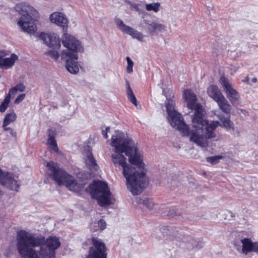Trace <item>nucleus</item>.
I'll list each match as a JSON object with an SVG mask.
<instances>
[{
  "instance_id": "4be33fe9",
  "label": "nucleus",
  "mask_w": 258,
  "mask_h": 258,
  "mask_svg": "<svg viewBox=\"0 0 258 258\" xmlns=\"http://www.w3.org/2000/svg\"><path fill=\"white\" fill-rule=\"evenodd\" d=\"M126 86L127 88V95L130 101L133 103L135 106L137 105V101L136 98L133 93L132 88L130 87L129 82L126 81Z\"/></svg>"
},
{
  "instance_id": "a211bd4d",
  "label": "nucleus",
  "mask_w": 258,
  "mask_h": 258,
  "mask_svg": "<svg viewBox=\"0 0 258 258\" xmlns=\"http://www.w3.org/2000/svg\"><path fill=\"white\" fill-rule=\"evenodd\" d=\"M241 242L242 244V248H240V246L236 247L239 252L247 254L248 252L252 251L253 242H252L250 239L244 238L241 239Z\"/></svg>"
},
{
  "instance_id": "ea45409f",
  "label": "nucleus",
  "mask_w": 258,
  "mask_h": 258,
  "mask_svg": "<svg viewBox=\"0 0 258 258\" xmlns=\"http://www.w3.org/2000/svg\"><path fill=\"white\" fill-rule=\"evenodd\" d=\"M109 130H110V127L109 126H108L105 128V131H103V130L102 131V135H103V137L105 139H106L108 138L107 133L109 131Z\"/></svg>"
},
{
  "instance_id": "c756f323",
  "label": "nucleus",
  "mask_w": 258,
  "mask_h": 258,
  "mask_svg": "<svg viewBox=\"0 0 258 258\" xmlns=\"http://www.w3.org/2000/svg\"><path fill=\"white\" fill-rule=\"evenodd\" d=\"M45 54L50 56L52 59L57 60L59 57L60 56V53H59L57 51L50 50L47 51Z\"/></svg>"
},
{
  "instance_id": "58836bf2",
  "label": "nucleus",
  "mask_w": 258,
  "mask_h": 258,
  "mask_svg": "<svg viewBox=\"0 0 258 258\" xmlns=\"http://www.w3.org/2000/svg\"><path fill=\"white\" fill-rule=\"evenodd\" d=\"M11 95H12V93H10V92H9V94L6 96L4 100L3 101L5 102V104H9L10 101Z\"/></svg>"
},
{
  "instance_id": "f704fd0d",
  "label": "nucleus",
  "mask_w": 258,
  "mask_h": 258,
  "mask_svg": "<svg viewBox=\"0 0 258 258\" xmlns=\"http://www.w3.org/2000/svg\"><path fill=\"white\" fill-rule=\"evenodd\" d=\"M48 138H54L56 132L54 128L49 129L47 131Z\"/></svg>"
},
{
  "instance_id": "4468645a",
  "label": "nucleus",
  "mask_w": 258,
  "mask_h": 258,
  "mask_svg": "<svg viewBox=\"0 0 258 258\" xmlns=\"http://www.w3.org/2000/svg\"><path fill=\"white\" fill-rule=\"evenodd\" d=\"M61 60L64 61L66 63V68L67 70L71 74H77L79 71V68L76 62V60L78 59V55H75V57L67 56L62 57V55H60Z\"/></svg>"
},
{
  "instance_id": "a19ab883",
  "label": "nucleus",
  "mask_w": 258,
  "mask_h": 258,
  "mask_svg": "<svg viewBox=\"0 0 258 258\" xmlns=\"http://www.w3.org/2000/svg\"><path fill=\"white\" fill-rule=\"evenodd\" d=\"M252 251H254L258 253V242H253Z\"/></svg>"
},
{
  "instance_id": "6ab92c4d",
  "label": "nucleus",
  "mask_w": 258,
  "mask_h": 258,
  "mask_svg": "<svg viewBox=\"0 0 258 258\" xmlns=\"http://www.w3.org/2000/svg\"><path fill=\"white\" fill-rule=\"evenodd\" d=\"M18 59V56L15 54H12L10 57L3 58L1 56L0 68L8 69L11 68Z\"/></svg>"
},
{
  "instance_id": "e433bc0d",
  "label": "nucleus",
  "mask_w": 258,
  "mask_h": 258,
  "mask_svg": "<svg viewBox=\"0 0 258 258\" xmlns=\"http://www.w3.org/2000/svg\"><path fill=\"white\" fill-rule=\"evenodd\" d=\"M4 130L6 131H8L10 134L12 135L13 137L16 136V132H14V130L12 128L9 127H4Z\"/></svg>"
},
{
  "instance_id": "7ed1b4c3",
  "label": "nucleus",
  "mask_w": 258,
  "mask_h": 258,
  "mask_svg": "<svg viewBox=\"0 0 258 258\" xmlns=\"http://www.w3.org/2000/svg\"><path fill=\"white\" fill-rule=\"evenodd\" d=\"M219 118L220 122L213 121L209 122L204 117L202 121H201L199 124L192 131L190 142L194 143L200 147H206L209 144L208 139H213L216 137L215 131L218 126L227 130L234 131V123L229 117H226L220 115Z\"/></svg>"
},
{
  "instance_id": "6e6552de",
  "label": "nucleus",
  "mask_w": 258,
  "mask_h": 258,
  "mask_svg": "<svg viewBox=\"0 0 258 258\" xmlns=\"http://www.w3.org/2000/svg\"><path fill=\"white\" fill-rule=\"evenodd\" d=\"M183 97L187 107L195 111L192 115V126L194 130L201 121H202L205 112L201 105L197 103V97L191 90H185L183 92Z\"/></svg>"
},
{
  "instance_id": "1a4fd4ad",
  "label": "nucleus",
  "mask_w": 258,
  "mask_h": 258,
  "mask_svg": "<svg viewBox=\"0 0 258 258\" xmlns=\"http://www.w3.org/2000/svg\"><path fill=\"white\" fill-rule=\"evenodd\" d=\"M61 42L66 48L60 51V55H62L63 58L69 55L75 57V55H78V52L83 51L80 42L70 34L64 33L61 37Z\"/></svg>"
},
{
  "instance_id": "bb28decb",
  "label": "nucleus",
  "mask_w": 258,
  "mask_h": 258,
  "mask_svg": "<svg viewBox=\"0 0 258 258\" xmlns=\"http://www.w3.org/2000/svg\"><path fill=\"white\" fill-rule=\"evenodd\" d=\"M25 89V86L22 83H19L15 87L11 88L10 90V92L12 93V95H14L17 91L23 92Z\"/></svg>"
},
{
  "instance_id": "c9c22d12",
  "label": "nucleus",
  "mask_w": 258,
  "mask_h": 258,
  "mask_svg": "<svg viewBox=\"0 0 258 258\" xmlns=\"http://www.w3.org/2000/svg\"><path fill=\"white\" fill-rule=\"evenodd\" d=\"M25 94H22L20 95L19 96H18L17 97V98L15 100V104H19L22 100H24V99L25 98Z\"/></svg>"
},
{
  "instance_id": "f257e3e1",
  "label": "nucleus",
  "mask_w": 258,
  "mask_h": 258,
  "mask_svg": "<svg viewBox=\"0 0 258 258\" xmlns=\"http://www.w3.org/2000/svg\"><path fill=\"white\" fill-rule=\"evenodd\" d=\"M111 145L115 152L111 155L115 166L122 168L127 189L134 195L140 194L148 185V179L143 170L142 156L133 140L116 131L112 136Z\"/></svg>"
},
{
  "instance_id": "20e7f679",
  "label": "nucleus",
  "mask_w": 258,
  "mask_h": 258,
  "mask_svg": "<svg viewBox=\"0 0 258 258\" xmlns=\"http://www.w3.org/2000/svg\"><path fill=\"white\" fill-rule=\"evenodd\" d=\"M47 173L52 177L59 185H65L70 190L79 192L84 186L82 183L76 182L74 177L68 174L54 162L51 161L47 163Z\"/></svg>"
},
{
  "instance_id": "aec40b11",
  "label": "nucleus",
  "mask_w": 258,
  "mask_h": 258,
  "mask_svg": "<svg viewBox=\"0 0 258 258\" xmlns=\"http://www.w3.org/2000/svg\"><path fill=\"white\" fill-rule=\"evenodd\" d=\"M220 109L224 113H229L231 111V107L228 103V101L226 99L225 97L221 96V97L216 101Z\"/></svg>"
},
{
  "instance_id": "473e14b6",
  "label": "nucleus",
  "mask_w": 258,
  "mask_h": 258,
  "mask_svg": "<svg viewBox=\"0 0 258 258\" xmlns=\"http://www.w3.org/2000/svg\"><path fill=\"white\" fill-rule=\"evenodd\" d=\"M126 61H127V67H126V71L128 73H131L133 72V67L134 65L133 61L131 60L130 57L127 56L126 58Z\"/></svg>"
},
{
  "instance_id": "37998d69",
  "label": "nucleus",
  "mask_w": 258,
  "mask_h": 258,
  "mask_svg": "<svg viewBox=\"0 0 258 258\" xmlns=\"http://www.w3.org/2000/svg\"><path fill=\"white\" fill-rule=\"evenodd\" d=\"M257 81V79L256 78H253L251 80V81L253 82V83H255Z\"/></svg>"
},
{
  "instance_id": "393cba45",
  "label": "nucleus",
  "mask_w": 258,
  "mask_h": 258,
  "mask_svg": "<svg viewBox=\"0 0 258 258\" xmlns=\"http://www.w3.org/2000/svg\"><path fill=\"white\" fill-rule=\"evenodd\" d=\"M177 228L174 226H165L162 227L163 232L167 234L175 236L178 232Z\"/></svg>"
},
{
  "instance_id": "72a5a7b5",
  "label": "nucleus",
  "mask_w": 258,
  "mask_h": 258,
  "mask_svg": "<svg viewBox=\"0 0 258 258\" xmlns=\"http://www.w3.org/2000/svg\"><path fill=\"white\" fill-rule=\"evenodd\" d=\"M97 224L98 228L94 229V231L97 230H103L106 228V222L103 219H100L98 222Z\"/></svg>"
},
{
  "instance_id": "dca6fc26",
  "label": "nucleus",
  "mask_w": 258,
  "mask_h": 258,
  "mask_svg": "<svg viewBox=\"0 0 258 258\" xmlns=\"http://www.w3.org/2000/svg\"><path fill=\"white\" fill-rule=\"evenodd\" d=\"M83 154L86 164L88 167L90 169L97 170L98 166L96 163V160L92 155V150L90 146H87L84 147Z\"/></svg>"
},
{
  "instance_id": "9b49d317",
  "label": "nucleus",
  "mask_w": 258,
  "mask_h": 258,
  "mask_svg": "<svg viewBox=\"0 0 258 258\" xmlns=\"http://www.w3.org/2000/svg\"><path fill=\"white\" fill-rule=\"evenodd\" d=\"M39 38L47 46L54 49H59L61 46V38L55 33H41Z\"/></svg>"
},
{
  "instance_id": "2f4dec72",
  "label": "nucleus",
  "mask_w": 258,
  "mask_h": 258,
  "mask_svg": "<svg viewBox=\"0 0 258 258\" xmlns=\"http://www.w3.org/2000/svg\"><path fill=\"white\" fill-rule=\"evenodd\" d=\"M180 213L174 209H170L168 210L167 216L169 218H174L176 216H179Z\"/></svg>"
},
{
  "instance_id": "412c9836",
  "label": "nucleus",
  "mask_w": 258,
  "mask_h": 258,
  "mask_svg": "<svg viewBox=\"0 0 258 258\" xmlns=\"http://www.w3.org/2000/svg\"><path fill=\"white\" fill-rule=\"evenodd\" d=\"M207 93L209 96L213 98L215 101L221 97V96H223L221 91L219 90L217 86L211 85L207 89Z\"/></svg>"
},
{
  "instance_id": "79ce46f5",
  "label": "nucleus",
  "mask_w": 258,
  "mask_h": 258,
  "mask_svg": "<svg viewBox=\"0 0 258 258\" xmlns=\"http://www.w3.org/2000/svg\"><path fill=\"white\" fill-rule=\"evenodd\" d=\"M249 80V78L246 77H245L243 80L242 81L244 82H247Z\"/></svg>"
},
{
  "instance_id": "ddd939ff",
  "label": "nucleus",
  "mask_w": 258,
  "mask_h": 258,
  "mask_svg": "<svg viewBox=\"0 0 258 258\" xmlns=\"http://www.w3.org/2000/svg\"><path fill=\"white\" fill-rule=\"evenodd\" d=\"M115 22L117 27L122 32L132 36L133 38H136L140 41H143L144 36L141 33L125 25L120 19H115Z\"/></svg>"
},
{
  "instance_id": "cd10ccee",
  "label": "nucleus",
  "mask_w": 258,
  "mask_h": 258,
  "mask_svg": "<svg viewBox=\"0 0 258 258\" xmlns=\"http://www.w3.org/2000/svg\"><path fill=\"white\" fill-rule=\"evenodd\" d=\"M47 144L49 146V147L54 152H58V148L54 138H48L47 141Z\"/></svg>"
},
{
  "instance_id": "0eeeda50",
  "label": "nucleus",
  "mask_w": 258,
  "mask_h": 258,
  "mask_svg": "<svg viewBox=\"0 0 258 258\" xmlns=\"http://www.w3.org/2000/svg\"><path fill=\"white\" fill-rule=\"evenodd\" d=\"M86 190L96 199L101 207L114 204L115 200L110 192L107 183L101 181H95L90 184Z\"/></svg>"
},
{
  "instance_id": "39448f33",
  "label": "nucleus",
  "mask_w": 258,
  "mask_h": 258,
  "mask_svg": "<svg viewBox=\"0 0 258 258\" xmlns=\"http://www.w3.org/2000/svg\"><path fill=\"white\" fill-rule=\"evenodd\" d=\"M15 9L22 16L18 24L22 31L29 34H33L37 30L36 18L38 12L32 7L26 3L17 4Z\"/></svg>"
},
{
  "instance_id": "2eb2a0df",
  "label": "nucleus",
  "mask_w": 258,
  "mask_h": 258,
  "mask_svg": "<svg viewBox=\"0 0 258 258\" xmlns=\"http://www.w3.org/2000/svg\"><path fill=\"white\" fill-rule=\"evenodd\" d=\"M51 22L66 30L68 26V20L64 14L62 13L55 12L52 13L49 17Z\"/></svg>"
},
{
  "instance_id": "b1692460",
  "label": "nucleus",
  "mask_w": 258,
  "mask_h": 258,
  "mask_svg": "<svg viewBox=\"0 0 258 258\" xmlns=\"http://www.w3.org/2000/svg\"><path fill=\"white\" fill-rule=\"evenodd\" d=\"M16 119V114L14 112H11L6 114L3 121V127L7 126Z\"/></svg>"
},
{
  "instance_id": "f03ea898",
  "label": "nucleus",
  "mask_w": 258,
  "mask_h": 258,
  "mask_svg": "<svg viewBox=\"0 0 258 258\" xmlns=\"http://www.w3.org/2000/svg\"><path fill=\"white\" fill-rule=\"evenodd\" d=\"M60 245L58 237L35 236L22 230L17 234V247L22 258H55V250Z\"/></svg>"
},
{
  "instance_id": "423d86ee",
  "label": "nucleus",
  "mask_w": 258,
  "mask_h": 258,
  "mask_svg": "<svg viewBox=\"0 0 258 258\" xmlns=\"http://www.w3.org/2000/svg\"><path fill=\"white\" fill-rule=\"evenodd\" d=\"M168 119L170 125L178 130L183 136H189L190 141L194 127L192 126V115H191V129L186 125L181 114L174 109L175 101L172 99H168L165 102Z\"/></svg>"
},
{
  "instance_id": "5701e85b",
  "label": "nucleus",
  "mask_w": 258,
  "mask_h": 258,
  "mask_svg": "<svg viewBox=\"0 0 258 258\" xmlns=\"http://www.w3.org/2000/svg\"><path fill=\"white\" fill-rule=\"evenodd\" d=\"M137 202L139 204H142L146 207L149 210H152L154 208V204L151 200L148 198L137 199Z\"/></svg>"
},
{
  "instance_id": "f3484780",
  "label": "nucleus",
  "mask_w": 258,
  "mask_h": 258,
  "mask_svg": "<svg viewBox=\"0 0 258 258\" xmlns=\"http://www.w3.org/2000/svg\"><path fill=\"white\" fill-rule=\"evenodd\" d=\"M147 27L151 34L164 32L167 30L166 25L156 22H152L151 23L148 24Z\"/></svg>"
},
{
  "instance_id": "4c0bfd02",
  "label": "nucleus",
  "mask_w": 258,
  "mask_h": 258,
  "mask_svg": "<svg viewBox=\"0 0 258 258\" xmlns=\"http://www.w3.org/2000/svg\"><path fill=\"white\" fill-rule=\"evenodd\" d=\"M8 104H5V102L3 101L0 106V111L1 112H5L8 107Z\"/></svg>"
},
{
  "instance_id": "7c9ffc66",
  "label": "nucleus",
  "mask_w": 258,
  "mask_h": 258,
  "mask_svg": "<svg viewBox=\"0 0 258 258\" xmlns=\"http://www.w3.org/2000/svg\"><path fill=\"white\" fill-rule=\"evenodd\" d=\"M167 182L169 185L171 186L176 185L178 182V177L176 175L170 176L167 178L166 179Z\"/></svg>"
},
{
  "instance_id": "9d476101",
  "label": "nucleus",
  "mask_w": 258,
  "mask_h": 258,
  "mask_svg": "<svg viewBox=\"0 0 258 258\" xmlns=\"http://www.w3.org/2000/svg\"><path fill=\"white\" fill-rule=\"evenodd\" d=\"M92 242L87 258H107V248L104 243L96 237L92 238Z\"/></svg>"
},
{
  "instance_id": "f8f14e48",
  "label": "nucleus",
  "mask_w": 258,
  "mask_h": 258,
  "mask_svg": "<svg viewBox=\"0 0 258 258\" xmlns=\"http://www.w3.org/2000/svg\"><path fill=\"white\" fill-rule=\"evenodd\" d=\"M220 82L224 88V90L226 93L227 97L231 103L235 102L239 98L238 92L233 89L229 80L224 76H222L220 79Z\"/></svg>"
},
{
  "instance_id": "c85d7f7f",
  "label": "nucleus",
  "mask_w": 258,
  "mask_h": 258,
  "mask_svg": "<svg viewBox=\"0 0 258 258\" xmlns=\"http://www.w3.org/2000/svg\"><path fill=\"white\" fill-rule=\"evenodd\" d=\"M222 158V156L221 155H216L214 156L207 157L206 158V160L207 162L212 164H216L219 162L220 160Z\"/></svg>"
},
{
  "instance_id": "a878e982",
  "label": "nucleus",
  "mask_w": 258,
  "mask_h": 258,
  "mask_svg": "<svg viewBox=\"0 0 258 258\" xmlns=\"http://www.w3.org/2000/svg\"><path fill=\"white\" fill-rule=\"evenodd\" d=\"M160 4L159 3H151L146 5V9L147 11H153L157 12L159 10Z\"/></svg>"
}]
</instances>
